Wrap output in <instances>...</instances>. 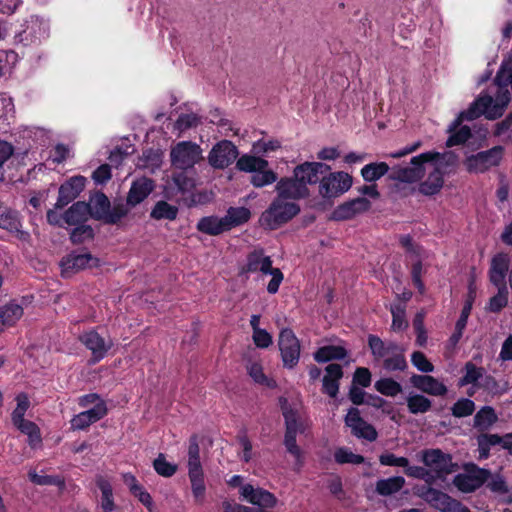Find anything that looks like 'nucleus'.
Returning a JSON list of instances; mask_svg holds the SVG:
<instances>
[{
    "instance_id": "57",
    "label": "nucleus",
    "mask_w": 512,
    "mask_h": 512,
    "mask_svg": "<svg viewBox=\"0 0 512 512\" xmlns=\"http://www.w3.org/2000/svg\"><path fill=\"white\" fill-rule=\"evenodd\" d=\"M471 136L472 133L470 127L466 125L461 126L457 131L448 137L446 146L450 148L453 146L462 145L467 142Z\"/></svg>"
},
{
    "instance_id": "1",
    "label": "nucleus",
    "mask_w": 512,
    "mask_h": 512,
    "mask_svg": "<svg viewBox=\"0 0 512 512\" xmlns=\"http://www.w3.org/2000/svg\"><path fill=\"white\" fill-rule=\"evenodd\" d=\"M272 263L271 257L265 255L262 248L254 249L247 254L245 263L239 269V274L261 272L265 275H271L272 278L267 285V291L269 294H275L279 290L284 275L279 268H274Z\"/></svg>"
},
{
    "instance_id": "23",
    "label": "nucleus",
    "mask_w": 512,
    "mask_h": 512,
    "mask_svg": "<svg viewBox=\"0 0 512 512\" xmlns=\"http://www.w3.org/2000/svg\"><path fill=\"white\" fill-rule=\"evenodd\" d=\"M509 256L505 253L496 254L491 260L489 280L496 287H507L506 277L509 270Z\"/></svg>"
},
{
    "instance_id": "25",
    "label": "nucleus",
    "mask_w": 512,
    "mask_h": 512,
    "mask_svg": "<svg viewBox=\"0 0 512 512\" xmlns=\"http://www.w3.org/2000/svg\"><path fill=\"white\" fill-rule=\"evenodd\" d=\"M91 212V205L84 201L72 204L63 214V221L69 226H76L85 223Z\"/></svg>"
},
{
    "instance_id": "8",
    "label": "nucleus",
    "mask_w": 512,
    "mask_h": 512,
    "mask_svg": "<svg viewBox=\"0 0 512 512\" xmlns=\"http://www.w3.org/2000/svg\"><path fill=\"white\" fill-rule=\"evenodd\" d=\"M505 154V148L501 145L494 146L488 150L480 151L466 157L464 165L470 173H485L492 167L501 164Z\"/></svg>"
},
{
    "instance_id": "13",
    "label": "nucleus",
    "mask_w": 512,
    "mask_h": 512,
    "mask_svg": "<svg viewBox=\"0 0 512 512\" xmlns=\"http://www.w3.org/2000/svg\"><path fill=\"white\" fill-rule=\"evenodd\" d=\"M331 170V166L321 161H305L294 168V176L298 177L301 183L308 185H320L322 178Z\"/></svg>"
},
{
    "instance_id": "37",
    "label": "nucleus",
    "mask_w": 512,
    "mask_h": 512,
    "mask_svg": "<svg viewBox=\"0 0 512 512\" xmlns=\"http://www.w3.org/2000/svg\"><path fill=\"white\" fill-rule=\"evenodd\" d=\"M498 420L493 407L483 406L474 416V427L479 431L489 429Z\"/></svg>"
},
{
    "instance_id": "30",
    "label": "nucleus",
    "mask_w": 512,
    "mask_h": 512,
    "mask_svg": "<svg viewBox=\"0 0 512 512\" xmlns=\"http://www.w3.org/2000/svg\"><path fill=\"white\" fill-rule=\"evenodd\" d=\"M188 477L195 503L203 505L206 496V485L203 470L188 471Z\"/></svg>"
},
{
    "instance_id": "2",
    "label": "nucleus",
    "mask_w": 512,
    "mask_h": 512,
    "mask_svg": "<svg viewBox=\"0 0 512 512\" xmlns=\"http://www.w3.org/2000/svg\"><path fill=\"white\" fill-rule=\"evenodd\" d=\"M511 98H475L470 106L460 112L456 120V125L463 121H473L481 116H485L488 120H496L500 118Z\"/></svg>"
},
{
    "instance_id": "64",
    "label": "nucleus",
    "mask_w": 512,
    "mask_h": 512,
    "mask_svg": "<svg viewBox=\"0 0 512 512\" xmlns=\"http://www.w3.org/2000/svg\"><path fill=\"white\" fill-rule=\"evenodd\" d=\"M473 481L476 483L478 489L482 487L491 477V471L485 468H480L475 464L471 465V469L467 471Z\"/></svg>"
},
{
    "instance_id": "5",
    "label": "nucleus",
    "mask_w": 512,
    "mask_h": 512,
    "mask_svg": "<svg viewBox=\"0 0 512 512\" xmlns=\"http://www.w3.org/2000/svg\"><path fill=\"white\" fill-rule=\"evenodd\" d=\"M268 166L267 160L248 154L242 155L236 162L238 170L252 173L250 182L257 188L270 185L277 180V174Z\"/></svg>"
},
{
    "instance_id": "9",
    "label": "nucleus",
    "mask_w": 512,
    "mask_h": 512,
    "mask_svg": "<svg viewBox=\"0 0 512 512\" xmlns=\"http://www.w3.org/2000/svg\"><path fill=\"white\" fill-rule=\"evenodd\" d=\"M170 156L172 165L180 170L194 167L202 158L200 146L191 141L177 143L171 149Z\"/></svg>"
},
{
    "instance_id": "48",
    "label": "nucleus",
    "mask_w": 512,
    "mask_h": 512,
    "mask_svg": "<svg viewBox=\"0 0 512 512\" xmlns=\"http://www.w3.org/2000/svg\"><path fill=\"white\" fill-rule=\"evenodd\" d=\"M408 368V363L404 355V351L394 353L389 357L383 359V369L388 372L405 371Z\"/></svg>"
},
{
    "instance_id": "54",
    "label": "nucleus",
    "mask_w": 512,
    "mask_h": 512,
    "mask_svg": "<svg viewBox=\"0 0 512 512\" xmlns=\"http://www.w3.org/2000/svg\"><path fill=\"white\" fill-rule=\"evenodd\" d=\"M153 468L162 477H172L177 471V465L166 460L165 455L160 453L153 461Z\"/></svg>"
},
{
    "instance_id": "6",
    "label": "nucleus",
    "mask_w": 512,
    "mask_h": 512,
    "mask_svg": "<svg viewBox=\"0 0 512 512\" xmlns=\"http://www.w3.org/2000/svg\"><path fill=\"white\" fill-rule=\"evenodd\" d=\"M421 461L430 468L433 483L436 480L444 481L448 475L458 470V464L453 462L452 455L439 448L424 449L421 451Z\"/></svg>"
},
{
    "instance_id": "46",
    "label": "nucleus",
    "mask_w": 512,
    "mask_h": 512,
    "mask_svg": "<svg viewBox=\"0 0 512 512\" xmlns=\"http://www.w3.org/2000/svg\"><path fill=\"white\" fill-rule=\"evenodd\" d=\"M497 293L489 299L486 310L499 313L508 304V287H497Z\"/></svg>"
},
{
    "instance_id": "14",
    "label": "nucleus",
    "mask_w": 512,
    "mask_h": 512,
    "mask_svg": "<svg viewBox=\"0 0 512 512\" xmlns=\"http://www.w3.org/2000/svg\"><path fill=\"white\" fill-rule=\"evenodd\" d=\"M345 425L351 429L352 435L373 442L377 439L378 433L375 427L366 422L360 415V411L356 407L348 410L344 419Z\"/></svg>"
},
{
    "instance_id": "31",
    "label": "nucleus",
    "mask_w": 512,
    "mask_h": 512,
    "mask_svg": "<svg viewBox=\"0 0 512 512\" xmlns=\"http://www.w3.org/2000/svg\"><path fill=\"white\" fill-rule=\"evenodd\" d=\"M21 222L17 211L0 208V228L8 230L10 232L20 233V239L24 238L27 233L20 230Z\"/></svg>"
},
{
    "instance_id": "45",
    "label": "nucleus",
    "mask_w": 512,
    "mask_h": 512,
    "mask_svg": "<svg viewBox=\"0 0 512 512\" xmlns=\"http://www.w3.org/2000/svg\"><path fill=\"white\" fill-rule=\"evenodd\" d=\"M192 470H203L200 460V447L196 435H192L189 438L188 446V471Z\"/></svg>"
},
{
    "instance_id": "22",
    "label": "nucleus",
    "mask_w": 512,
    "mask_h": 512,
    "mask_svg": "<svg viewBox=\"0 0 512 512\" xmlns=\"http://www.w3.org/2000/svg\"><path fill=\"white\" fill-rule=\"evenodd\" d=\"M241 496L249 503L258 506L259 508H272L276 505L277 499L271 492L262 489L254 488L250 484L241 487Z\"/></svg>"
},
{
    "instance_id": "60",
    "label": "nucleus",
    "mask_w": 512,
    "mask_h": 512,
    "mask_svg": "<svg viewBox=\"0 0 512 512\" xmlns=\"http://www.w3.org/2000/svg\"><path fill=\"white\" fill-rule=\"evenodd\" d=\"M404 473L408 477L424 480L429 485L433 484L432 473L425 467L411 466L408 464V466L405 467Z\"/></svg>"
},
{
    "instance_id": "32",
    "label": "nucleus",
    "mask_w": 512,
    "mask_h": 512,
    "mask_svg": "<svg viewBox=\"0 0 512 512\" xmlns=\"http://www.w3.org/2000/svg\"><path fill=\"white\" fill-rule=\"evenodd\" d=\"M179 209L177 206L168 203L165 200H159L155 203L150 212V218L160 221H174L177 219Z\"/></svg>"
},
{
    "instance_id": "11",
    "label": "nucleus",
    "mask_w": 512,
    "mask_h": 512,
    "mask_svg": "<svg viewBox=\"0 0 512 512\" xmlns=\"http://www.w3.org/2000/svg\"><path fill=\"white\" fill-rule=\"evenodd\" d=\"M278 346L284 367L294 368L300 358V342L292 329L284 328L280 331Z\"/></svg>"
},
{
    "instance_id": "53",
    "label": "nucleus",
    "mask_w": 512,
    "mask_h": 512,
    "mask_svg": "<svg viewBox=\"0 0 512 512\" xmlns=\"http://www.w3.org/2000/svg\"><path fill=\"white\" fill-rule=\"evenodd\" d=\"M94 235L93 228L90 225L83 223L76 225V227L72 229L70 233V241L73 244H82L87 240H92Z\"/></svg>"
},
{
    "instance_id": "34",
    "label": "nucleus",
    "mask_w": 512,
    "mask_h": 512,
    "mask_svg": "<svg viewBox=\"0 0 512 512\" xmlns=\"http://www.w3.org/2000/svg\"><path fill=\"white\" fill-rule=\"evenodd\" d=\"M405 485L402 476H393L386 479H379L375 485V491L381 496H390L399 492Z\"/></svg>"
},
{
    "instance_id": "63",
    "label": "nucleus",
    "mask_w": 512,
    "mask_h": 512,
    "mask_svg": "<svg viewBox=\"0 0 512 512\" xmlns=\"http://www.w3.org/2000/svg\"><path fill=\"white\" fill-rule=\"evenodd\" d=\"M173 182L182 193L190 192L195 187L194 179L188 177L184 170L173 175Z\"/></svg>"
},
{
    "instance_id": "49",
    "label": "nucleus",
    "mask_w": 512,
    "mask_h": 512,
    "mask_svg": "<svg viewBox=\"0 0 512 512\" xmlns=\"http://www.w3.org/2000/svg\"><path fill=\"white\" fill-rule=\"evenodd\" d=\"M29 480L35 485H53L59 488H64L65 480L60 475H39L35 471L28 473Z\"/></svg>"
},
{
    "instance_id": "21",
    "label": "nucleus",
    "mask_w": 512,
    "mask_h": 512,
    "mask_svg": "<svg viewBox=\"0 0 512 512\" xmlns=\"http://www.w3.org/2000/svg\"><path fill=\"white\" fill-rule=\"evenodd\" d=\"M410 383L421 392L432 396H444L448 392L444 383L430 375L413 374Z\"/></svg>"
},
{
    "instance_id": "36",
    "label": "nucleus",
    "mask_w": 512,
    "mask_h": 512,
    "mask_svg": "<svg viewBox=\"0 0 512 512\" xmlns=\"http://www.w3.org/2000/svg\"><path fill=\"white\" fill-rule=\"evenodd\" d=\"M251 218V211L247 207H229L224 220L229 231L235 227L247 223Z\"/></svg>"
},
{
    "instance_id": "39",
    "label": "nucleus",
    "mask_w": 512,
    "mask_h": 512,
    "mask_svg": "<svg viewBox=\"0 0 512 512\" xmlns=\"http://www.w3.org/2000/svg\"><path fill=\"white\" fill-rule=\"evenodd\" d=\"M422 497L433 508L439 510L440 512L444 511V507H446L449 500H451V496H449L447 493H444L433 487H428L422 494Z\"/></svg>"
},
{
    "instance_id": "55",
    "label": "nucleus",
    "mask_w": 512,
    "mask_h": 512,
    "mask_svg": "<svg viewBox=\"0 0 512 512\" xmlns=\"http://www.w3.org/2000/svg\"><path fill=\"white\" fill-rule=\"evenodd\" d=\"M368 347L373 358L376 361L386 357V343L377 335L370 334L368 336Z\"/></svg>"
},
{
    "instance_id": "20",
    "label": "nucleus",
    "mask_w": 512,
    "mask_h": 512,
    "mask_svg": "<svg viewBox=\"0 0 512 512\" xmlns=\"http://www.w3.org/2000/svg\"><path fill=\"white\" fill-rule=\"evenodd\" d=\"M442 158L437 162H431L434 164L433 170L428 174L426 180L419 184L418 190L425 196H433L439 193L444 185V172L442 171Z\"/></svg>"
},
{
    "instance_id": "52",
    "label": "nucleus",
    "mask_w": 512,
    "mask_h": 512,
    "mask_svg": "<svg viewBox=\"0 0 512 512\" xmlns=\"http://www.w3.org/2000/svg\"><path fill=\"white\" fill-rule=\"evenodd\" d=\"M475 409L476 405L473 400L460 398L451 407V413L456 418H464L472 415Z\"/></svg>"
},
{
    "instance_id": "62",
    "label": "nucleus",
    "mask_w": 512,
    "mask_h": 512,
    "mask_svg": "<svg viewBox=\"0 0 512 512\" xmlns=\"http://www.w3.org/2000/svg\"><path fill=\"white\" fill-rule=\"evenodd\" d=\"M412 364L423 373H431L434 371V365L427 359L426 355L421 351H414L411 355Z\"/></svg>"
},
{
    "instance_id": "51",
    "label": "nucleus",
    "mask_w": 512,
    "mask_h": 512,
    "mask_svg": "<svg viewBox=\"0 0 512 512\" xmlns=\"http://www.w3.org/2000/svg\"><path fill=\"white\" fill-rule=\"evenodd\" d=\"M334 460L338 464L359 465L365 462V458L360 454H355L345 447H340L334 452Z\"/></svg>"
},
{
    "instance_id": "59",
    "label": "nucleus",
    "mask_w": 512,
    "mask_h": 512,
    "mask_svg": "<svg viewBox=\"0 0 512 512\" xmlns=\"http://www.w3.org/2000/svg\"><path fill=\"white\" fill-rule=\"evenodd\" d=\"M423 263L422 260L418 259L411 265V279L415 288L418 290L420 294H424L425 292V284L422 280L423 275Z\"/></svg>"
},
{
    "instance_id": "29",
    "label": "nucleus",
    "mask_w": 512,
    "mask_h": 512,
    "mask_svg": "<svg viewBox=\"0 0 512 512\" xmlns=\"http://www.w3.org/2000/svg\"><path fill=\"white\" fill-rule=\"evenodd\" d=\"M348 351L343 346L325 345L318 348L314 354V360L318 363H327L333 360H343L347 357Z\"/></svg>"
},
{
    "instance_id": "38",
    "label": "nucleus",
    "mask_w": 512,
    "mask_h": 512,
    "mask_svg": "<svg viewBox=\"0 0 512 512\" xmlns=\"http://www.w3.org/2000/svg\"><path fill=\"white\" fill-rule=\"evenodd\" d=\"M21 433L28 436V444L34 448L42 443L40 428L30 420H23L14 425Z\"/></svg>"
},
{
    "instance_id": "61",
    "label": "nucleus",
    "mask_w": 512,
    "mask_h": 512,
    "mask_svg": "<svg viewBox=\"0 0 512 512\" xmlns=\"http://www.w3.org/2000/svg\"><path fill=\"white\" fill-rule=\"evenodd\" d=\"M127 214L128 209L124 204H116L112 209H109V212H107L103 222L109 225H116Z\"/></svg>"
},
{
    "instance_id": "28",
    "label": "nucleus",
    "mask_w": 512,
    "mask_h": 512,
    "mask_svg": "<svg viewBox=\"0 0 512 512\" xmlns=\"http://www.w3.org/2000/svg\"><path fill=\"white\" fill-rule=\"evenodd\" d=\"M23 307L12 301L0 307V333L4 327L14 326L23 316Z\"/></svg>"
},
{
    "instance_id": "10",
    "label": "nucleus",
    "mask_w": 512,
    "mask_h": 512,
    "mask_svg": "<svg viewBox=\"0 0 512 512\" xmlns=\"http://www.w3.org/2000/svg\"><path fill=\"white\" fill-rule=\"evenodd\" d=\"M100 266V259L90 252L78 253L71 251L60 261L62 276L70 277L84 269H92Z\"/></svg>"
},
{
    "instance_id": "35",
    "label": "nucleus",
    "mask_w": 512,
    "mask_h": 512,
    "mask_svg": "<svg viewBox=\"0 0 512 512\" xmlns=\"http://www.w3.org/2000/svg\"><path fill=\"white\" fill-rule=\"evenodd\" d=\"M90 201V216L95 220L103 221L110 209L111 203L109 198L103 192L97 191Z\"/></svg>"
},
{
    "instance_id": "41",
    "label": "nucleus",
    "mask_w": 512,
    "mask_h": 512,
    "mask_svg": "<svg viewBox=\"0 0 512 512\" xmlns=\"http://www.w3.org/2000/svg\"><path fill=\"white\" fill-rule=\"evenodd\" d=\"M374 388L386 397H395L403 391L402 385L391 377L380 378L375 382Z\"/></svg>"
},
{
    "instance_id": "12",
    "label": "nucleus",
    "mask_w": 512,
    "mask_h": 512,
    "mask_svg": "<svg viewBox=\"0 0 512 512\" xmlns=\"http://www.w3.org/2000/svg\"><path fill=\"white\" fill-rule=\"evenodd\" d=\"M79 341L91 351L89 363L94 365L104 359L109 350L113 347L111 339L106 340L95 329L83 332L79 336Z\"/></svg>"
},
{
    "instance_id": "50",
    "label": "nucleus",
    "mask_w": 512,
    "mask_h": 512,
    "mask_svg": "<svg viewBox=\"0 0 512 512\" xmlns=\"http://www.w3.org/2000/svg\"><path fill=\"white\" fill-rule=\"evenodd\" d=\"M247 370H248L249 376L254 380L255 383L269 387V388L275 387V385H276L275 381L273 379L268 378L265 375V373L263 371V367L260 363H258V362L251 363L247 367Z\"/></svg>"
},
{
    "instance_id": "15",
    "label": "nucleus",
    "mask_w": 512,
    "mask_h": 512,
    "mask_svg": "<svg viewBox=\"0 0 512 512\" xmlns=\"http://www.w3.org/2000/svg\"><path fill=\"white\" fill-rule=\"evenodd\" d=\"M237 156V147L229 140H222L211 149L208 161L213 168L225 169L235 161Z\"/></svg>"
},
{
    "instance_id": "27",
    "label": "nucleus",
    "mask_w": 512,
    "mask_h": 512,
    "mask_svg": "<svg viewBox=\"0 0 512 512\" xmlns=\"http://www.w3.org/2000/svg\"><path fill=\"white\" fill-rule=\"evenodd\" d=\"M96 486L101 492L100 507L102 512H113L116 509L113 487L110 481L104 476L98 475L95 479Z\"/></svg>"
},
{
    "instance_id": "58",
    "label": "nucleus",
    "mask_w": 512,
    "mask_h": 512,
    "mask_svg": "<svg viewBox=\"0 0 512 512\" xmlns=\"http://www.w3.org/2000/svg\"><path fill=\"white\" fill-rule=\"evenodd\" d=\"M454 485L463 493H472L478 489L476 483L468 473H460L454 477Z\"/></svg>"
},
{
    "instance_id": "3",
    "label": "nucleus",
    "mask_w": 512,
    "mask_h": 512,
    "mask_svg": "<svg viewBox=\"0 0 512 512\" xmlns=\"http://www.w3.org/2000/svg\"><path fill=\"white\" fill-rule=\"evenodd\" d=\"M300 212V206L294 202H287L275 198L269 207L261 214L259 222L262 227L276 230L288 223Z\"/></svg>"
},
{
    "instance_id": "33",
    "label": "nucleus",
    "mask_w": 512,
    "mask_h": 512,
    "mask_svg": "<svg viewBox=\"0 0 512 512\" xmlns=\"http://www.w3.org/2000/svg\"><path fill=\"white\" fill-rule=\"evenodd\" d=\"M390 170L386 162H371L362 167L360 174L363 180L367 183H375Z\"/></svg>"
},
{
    "instance_id": "16",
    "label": "nucleus",
    "mask_w": 512,
    "mask_h": 512,
    "mask_svg": "<svg viewBox=\"0 0 512 512\" xmlns=\"http://www.w3.org/2000/svg\"><path fill=\"white\" fill-rule=\"evenodd\" d=\"M85 184L86 178L81 175L73 176L61 184L58 191V198L55 203V209H63L69 203L74 201L84 190Z\"/></svg>"
},
{
    "instance_id": "56",
    "label": "nucleus",
    "mask_w": 512,
    "mask_h": 512,
    "mask_svg": "<svg viewBox=\"0 0 512 512\" xmlns=\"http://www.w3.org/2000/svg\"><path fill=\"white\" fill-rule=\"evenodd\" d=\"M355 216L353 208L349 200L339 204L331 213L330 219L333 221L351 220Z\"/></svg>"
},
{
    "instance_id": "44",
    "label": "nucleus",
    "mask_w": 512,
    "mask_h": 512,
    "mask_svg": "<svg viewBox=\"0 0 512 512\" xmlns=\"http://www.w3.org/2000/svg\"><path fill=\"white\" fill-rule=\"evenodd\" d=\"M484 374L485 369L483 367H477L473 362L468 361L464 365V375L460 378L459 385H476L478 380L483 378Z\"/></svg>"
},
{
    "instance_id": "40",
    "label": "nucleus",
    "mask_w": 512,
    "mask_h": 512,
    "mask_svg": "<svg viewBox=\"0 0 512 512\" xmlns=\"http://www.w3.org/2000/svg\"><path fill=\"white\" fill-rule=\"evenodd\" d=\"M392 315L391 329L395 332H402L409 326L406 319V305L404 303H394L391 305Z\"/></svg>"
},
{
    "instance_id": "17",
    "label": "nucleus",
    "mask_w": 512,
    "mask_h": 512,
    "mask_svg": "<svg viewBox=\"0 0 512 512\" xmlns=\"http://www.w3.org/2000/svg\"><path fill=\"white\" fill-rule=\"evenodd\" d=\"M277 197L286 201L287 199L299 200L310 196L308 187H305L298 177L282 178L276 185Z\"/></svg>"
},
{
    "instance_id": "43",
    "label": "nucleus",
    "mask_w": 512,
    "mask_h": 512,
    "mask_svg": "<svg viewBox=\"0 0 512 512\" xmlns=\"http://www.w3.org/2000/svg\"><path fill=\"white\" fill-rule=\"evenodd\" d=\"M297 433L285 431L284 445L289 454L295 458V466L299 470L304 465L303 453L296 441Z\"/></svg>"
},
{
    "instance_id": "4",
    "label": "nucleus",
    "mask_w": 512,
    "mask_h": 512,
    "mask_svg": "<svg viewBox=\"0 0 512 512\" xmlns=\"http://www.w3.org/2000/svg\"><path fill=\"white\" fill-rule=\"evenodd\" d=\"M442 154L436 151H428L411 158V167H395L388 175V179L402 183H415L425 175L424 165L429 162H437Z\"/></svg>"
},
{
    "instance_id": "18",
    "label": "nucleus",
    "mask_w": 512,
    "mask_h": 512,
    "mask_svg": "<svg viewBox=\"0 0 512 512\" xmlns=\"http://www.w3.org/2000/svg\"><path fill=\"white\" fill-rule=\"evenodd\" d=\"M108 413L105 401H99L92 408L75 415L70 423L74 430H85L90 425L104 418Z\"/></svg>"
},
{
    "instance_id": "42",
    "label": "nucleus",
    "mask_w": 512,
    "mask_h": 512,
    "mask_svg": "<svg viewBox=\"0 0 512 512\" xmlns=\"http://www.w3.org/2000/svg\"><path fill=\"white\" fill-rule=\"evenodd\" d=\"M408 411L411 414H423L432 407V401L422 394H413L406 398Z\"/></svg>"
},
{
    "instance_id": "19",
    "label": "nucleus",
    "mask_w": 512,
    "mask_h": 512,
    "mask_svg": "<svg viewBox=\"0 0 512 512\" xmlns=\"http://www.w3.org/2000/svg\"><path fill=\"white\" fill-rule=\"evenodd\" d=\"M155 189V181L148 177H140L132 181L126 202L130 207L143 202Z\"/></svg>"
},
{
    "instance_id": "24",
    "label": "nucleus",
    "mask_w": 512,
    "mask_h": 512,
    "mask_svg": "<svg viewBox=\"0 0 512 512\" xmlns=\"http://www.w3.org/2000/svg\"><path fill=\"white\" fill-rule=\"evenodd\" d=\"M326 374L322 380V391L331 398H336L339 393L340 379L343 377V368L340 364L331 363L325 368Z\"/></svg>"
},
{
    "instance_id": "7",
    "label": "nucleus",
    "mask_w": 512,
    "mask_h": 512,
    "mask_svg": "<svg viewBox=\"0 0 512 512\" xmlns=\"http://www.w3.org/2000/svg\"><path fill=\"white\" fill-rule=\"evenodd\" d=\"M353 185V177L344 171L331 170L322 178L318 186V194L325 203L332 204L333 201L345 194Z\"/></svg>"
},
{
    "instance_id": "26",
    "label": "nucleus",
    "mask_w": 512,
    "mask_h": 512,
    "mask_svg": "<svg viewBox=\"0 0 512 512\" xmlns=\"http://www.w3.org/2000/svg\"><path fill=\"white\" fill-rule=\"evenodd\" d=\"M196 229L203 234L209 236H218L224 232L229 231V227L224 220V217L219 218L216 215L204 216L199 219Z\"/></svg>"
},
{
    "instance_id": "47",
    "label": "nucleus",
    "mask_w": 512,
    "mask_h": 512,
    "mask_svg": "<svg viewBox=\"0 0 512 512\" xmlns=\"http://www.w3.org/2000/svg\"><path fill=\"white\" fill-rule=\"evenodd\" d=\"M15 401L17 405L11 413V421L13 425L25 420L24 416L30 407L29 397L24 392L17 394Z\"/></svg>"
}]
</instances>
